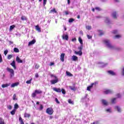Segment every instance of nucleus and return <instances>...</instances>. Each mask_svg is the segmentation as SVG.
<instances>
[{
  "label": "nucleus",
  "instance_id": "39",
  "mask_svg": "<svg viewBox=\"0 0 124 124\" xmlns=\"http://www.w3.org/2000/svg\"><path fill=\"white\" fill-rule=\"evenodd\" d=\"M13 100H17V96L16 95V94H14V96L13 97Z\"/></svg>",
  "mask_w": 124,
  "mask_h": 124
},
{
  "label": "nucleus",
  "instance_id": "20",
  "mask_svg": "<svg viewBox=\"0 0 124 124\" xmlns=\"http://www.w3.org/2000/svg\"><path fill=\"white\" fill-rule=\"evenodd\" d=\"M83 100H85V101H88L89 100V98H88V94H86L85 96L82 98Z\"/></svg>",
  "mask_w": 124,
  "mask_h": 124
},
{
  "label": "nucleus",
  "instance_id": "9",
  "mask_svg": "<svg viewBox=\"0 0 124 124\" xmlns=\"http://www.w3.org/2000/svg\"><path fill=\"white\" fill-rule=\"evenodd\" d=\"M64 56H65V54L64 53L61 54L60 56V60L62 62H64Z\"/></svg>",
  "mask_w": 124,
  "mask_h": 124
},
{
  "label": "nucleus",
  "instance_id": "59",
  "mask_svg": "<svg viewBox=\"0 0 124 124\" xmlns=\"http://www.w3.org/2000/svg\"><path fill=\"white\" fill-rule=\"evenodd\" d=\"M65 15H68L70 13V12H69L68 11H65Z\"/></svg>",
  "mask_w": 124,
  "mask_h": 124
},
{
  "label": "nucleus",
  "instance_id": "7",
  "mask_svg": "<svg viewBox=\"0 0 124 124\" xmlns=\"http://www.w3.org/2000/svg\"><path fill=\"white\" fill-rule=\"evenodd\" d=\"M114 109L118 112V113H121L122 108H120L119 106H116L114 107Z\"/></svg>",
  "mask_w": 124,
  "mask_h": 124
},
{
  "label": "nucleus",
  "instance_id": "49",
  "mask_svg": "<svg viewBox=\"0 0 124 124\" xmlns=\"http://www.w3.org/2000/svg\"><path fill=\"white\" fill-rule=\"evenodd\" d=\"M51 77H52V78H53L54 79H55V78H58V77H57V76H56L54 75L51 74L50 75Z\"/></svg>",
  "mask_w": 124,
  "mask_h": 124
},
{
  "label": "nucleus",
  "instance_id": "26",
  "mask_svg": "<svg viewBox=\"0 0 124 124\" xmlns=\"http://www.w3.org/2000/svg\"><path fill=\"white\" fill-rule=\"evenodd\" d=\"M106 112H107V113H112V108H107L106 109Z\"/></svg>",
  "mask_w": 124,
  "mask_h": 124
},
{
  "label": "nucleus",
  "instance_id": "3",
  "mask_svg": "<svg viewBox=\"0 0 124 124\" xmlns=\"http://www.w3.org/2000/svg\"><path fill=\"white\" fill-rule=\"evenodd\" d=\"M46 114L48 115H53V113H54V110L52 108H48L46 110Z\"/></svg>",
  "mask_w": 124,
  "mask_h": 124
},
{
  "label": "nucleus",
  "instance_id": "21",
  "mask_svg": "<svg viewBox=\"0 0 124 124\" xmlns=\"http://www.w3.org/2000/svg\"><path fill=\"white\" fill-rule=\"evenodd\" d=\"M10 86V83H6L5 84H2L1 85L2 88H6L7 87H9Z\"/></svg>",
  "mask_w": 124,
  "mask_h": 124
},
{
  "label": "nucleus",
  "instance_id": "11",
  "mask_svg": "<svg viewBox=\"0 0 124 124\" xmlns=\"http://www.w3.org/2000/svg\"><path fill=\"white\" fill-rule=\"evenodd\" d=\"M36 42V41H35V39H33V40L30 41L29 42L28 46H31V45H33Z\"/></svg>",
  "mask_w": 124,
  "mask_h": 124
},
{
  "label": "nucleus",
  "instance_id": "17",
  "mask_svg": "<svg viewBox=\"0 0 124 124\" xmlns=\"http://www.w3.org/2000/svg\"><path fill=\"white\" fill-rule=\"evenodd\" d=\"M108 73L110 74V75H112V76H115V75H116V73L114 72L113 71H108Z\"/></svg>",
  "mask_w": 124,
  "mask_h": 124
},
{
  "label": "nucleus",
  "instance_id": "8",
  "mask_svg": "<svg viewBox=\"0 0 124 124\" xmlns=\"http://www.w3.org/2000/svg\"><path fill=\"white\" fill-rule=\"evenodd\" d=\"M101 102L102 103V105H104L105 106H107L108 104V102L106 100L102 99L101 100Z\"/></svg>",
  "mask_w": 124,
  "mask_h": 124
},
{
  "label": "nucleus",
  "instance_id": "43",
  "mask_svg": "<svg viewBox=\"0 0 124 124\" xmlns=\"http://www.w3.org/2000/svg\"><path fill=\"white\" fill-rule=\"evenodd\" d=\"M61 92H62V93L63 94H65V93H66V92H65V90L64 89H62L61 90Z\"/></svg>",
  "mask_w": 124,
  "mask_h": 124
},
{
  "label": "nucleus",
  "instance_id": "5",
  "mask_svg": "<svg viewBox=\"0 0 124 124\" xmlns=\"http://www.w3.org/2000/svg\"><path fill=\"white\" fill-rule=\"evenodd\" d=\"M111 16L113 19H117V18H118V14L117 13V12H112L111 13Z\"/></svg>",
  "mask_w": 124,
  "mask_h": 124
},
{
  "label": "nucleus",
  "instance_id": "19",
  "mask_svg": "<svg viewBox=\"0 0 124 124\" xmlns=\"http://www.w3.org/2000/svg\"><path fill=\"white\" fill-rule=\"evenodd\" d=\"M35 30L38 31V32H41V29L39 28V26L37 25L35 27Z\"/></svg>",
  "mask_w": 124,
  "mask_h": 124
},
{
  "label": "nucleus",
  "instance_id": "12",
  "mask_svg": "<svg viewBox=\"0 0 124 124\" xmlns=\"http://www.w3.org/2000/svg\"><path fill=\"white\" fill-rule=\"evenodd\" d=\"M11 65L13 66L14 69H16L17 68L16 67V62H15V61H13V62L11 63Z\"/></svg>",
  "mask_w": 124,
  "mask_h": 124
},
{
  "label": "nucleus",
  "instance_id": "1",
  "mask_svg": "<svg viewBox=\"0 0 124 124\" xmlns=\"http://www.w3.org/2000/svg\"><path fill=\"white\" fill-rule=\"evenodd\" d=\"M104 43H105V44L107 46V47L109 48V49H111V50H118V47L111 45V44L110 43V41L109 40H104Z\"/></svg>",
  "mask_w": 124,
  "mask_h": 124
},
{
  "label": "nucleus",
  "instance_id": "2",
  "mask_svg": "<svg viewBox=\"0 0 124 124\" xmlns=\"http://www.w3.org/2000/svg\"><path fill=\"white\" fill-rule=\"evenodd\" d=\"M7 71H8L10 73V78H13V77L15 75L14 74V70H13V69H11L10 68H7Z\"/></svg>",
  "mask_w": 124,
  "mask_h": 124
},
{
  "label": "nucleus",
  "instance_id": "51",
  "mask_svg": "<svg viewBox=\"0 0 124 124\" xmlns=\"http://www.w3.org/2000/svg\"><path fill=\"white\" fill-rule=\"evenodd\" d=\"M36 96V93H35V92L32 94V97H35Z\"/></svg>",
  "mask_w": 124,
  "mask_h": 124
},
{
  "label": "nucleus",
  "instance_id": "31",
  "mask_svg": "<svg viewBox=\"0 0 124 124\" xmlns=\"http://www.w3.org/2000/svg\"><path fill=\"white\" fill-rule=\"evenodd\" d=\"M53 12H54V13H57V11H56L55 8H53V9L50 10V11L49 12V13H53Z\"/></svg>",
  "mask_w": 124,
  "mask_h": 124
},
{
  "label": "nucleus",
  "instance_id": "22",
  "mask_svg": "<svg viewBox=\"0 0 124 124\" xmlns=\"http://www.w3.org/2000/svg\"><path fill=\"white\" fill-rule=\"evenodd\" d=\"M75 54L76 55H79V56H82V51H75Z\"/></svg>",
  "mask_w": 124,
  "mask_h": 124
},
{
  "label": "nucleus",
  "instance_id": "48",
  "mask_svg": "<svg viewBox=\"0 0 124 124\" xmlns=\"http://www.w3.org/2000/svg\"><path fill=\"white\" fill-rule=\"evenodd\" d=\"M95 10H97V11H100L101 10V9L100 8L97 7L95 8Z\"/></svg>",
  "mask_w": 124,
  "mask_h": 124
},
{
  "label": "nucleus",
  "instance_id": "42",
  "mask_svg": "<svg viewBox=\"0 0 124 124\" xmlns=\"http://www.w3.org/2000/svg\"><path fill=\"white\" fill-rule=\"evenodd\" d=\"M74 21H75V19L73 18H70L69 19V23H72V22H74Z\"/></svg>",
  "mask_w": 124,
  "mask_h": 124
},
{
  "label": "nucleus",
  "instance_id": "47",
  "mask_svg": "<svg viewBox=\"0 0 124 124\" xmlns=\"http://www.w3.org/2000/svg\"><path fill=\"white\" fill-rule=\"evenodd\" d=\"M119 32V31H118V30H114L112 31V33H114V34H116L117 33H118Z\"/></svg>",
  "mask_w": 124,
  "mask_h": 124
},
{
  "label": "nucleus",
  "instance_id": "60",
  "mask_svg": "<svg viewBox=\"0 0 124 124\" xmlns=\"http://www.w3.org/2000/svg\"><path fill=\"white\" fill-rule=\"evenodd\" d=\"M117 97L120 98V97H121V96H122V95H121V94L118 93L117 94Z\"/></svg>",
  "mask_w": 124,
  "mask_h": 124
},
{
  "label": "nucleus",
  "instance_id": "13",
  "mask_svg": "<svg viewBox=\"0 0 124 124\" xmlns=\"http://www.w3.org/2000/svg\"><path fill=\"white\" fill-rule=\"evenodd\" d=\"M72 61H73V62L78 61V57L75 55H73L72 57Z\"/></svg>",
  "mask_w": 124,
  "mask_h": 124
},
{
  "label": "nucleus",
  "instance_id": "40",
  "mask_svg": "<svg viewBox=\"0 0 124 124\" xmlns=\"http://www.w3.org/2000/svg\"><path fill=\"white\" fill-rule=\"evenodd\" d=\"M16 112V109H13L11 112V114L13 116V115H15V112Z\"/></svg>",
  "mask_w": 124,
  "mask_h": 124
},
{
  "label": "nucleus",
  "instance_id": "32",
  "mask_svg": "<svg viewBox=\"0 0 124 124\" xmlns=\"http://www.w3.org/2000/svg\"><path fill=\"white\" fill-rule=\"evenodd\" d=\"M98 31L99 35H102L104 34V32H103L102 31L99 30Z\"/></svg>",
  "mask_w": 124,
  "mask_h": 124
},
{
  "label": "nucleus",
  "instance_id": "10",
  "mask_svg": "<svg viewBox=\"0 0 124 124\" xmlns=\"http://www.w3.org/2000/svg\"><path fill=\"white\" fill-rule=\"evenodd\" d=\"M62 39H65V40H68V35L63 34V35L62 36Z\"/></svg>",
  "mask_w": 124,
  "mask_h": 124
},
{
  "label": "nucleus",
  "instance_id": "56",
  "mask_svg": "<svg viewBox=\"0 0 124 124\" xmlns=\"http://www.w3.org/2000/svg\"><path fill=\"white\" fill-rule=\"evenodd\" d=\"M122 74L123 76H124V67L122 69Z\"/></svg>",
  "mask_w": 124,
  "mask_h": 124
},
{
  "label": "nucleus",
  "instance_id": "24",
  "mask_svg": "<svg viewBox=\"0 0 124 124\" xmlns=\"http://www.w3.org/2000/svg\"><path fill=\"white\" fill-rule=\"evenodd\" d=\"M105 22L107 23V24H110V20L108 17L105 18Z\"/></svg>",
  "mask_w": 124,
  "mask_h": 124
},
{
  "label": "nucleus",
  "instance_id": "46",
  "mask_svg": "<svg viewBox=\"0 0 124 124\" xmlns=\"http://www.w3.org/2000/svg\"><path fill=\"white\" fill-rule=\"evenodd\" d=\"M86 30H92V27L90 26H86Z\"/></svg>",
  "mask_w": 124,
  "mask_h": 124
},
{
  "label": "nucleus",
  "instance_id": "57",
  "mask_svg": "<svg viewBox=\"0 0 124 124\" xmlns=\"http://www.w3.org/2000/svg\"><path fill=\"white\" fill-rule=\"evenodd\" d=\"M0 124H5V123H4V121L1 119Z\"/></svg>",
  "mask_w": 124,
  "mask_h": 124
},
{
  "label": "nucleus",
  "instance_id": "33",
  "mask_svg": "<svg viewBox=\"0 0 124 124\" xmlns=\"http://www.w3.org/2000/svg\"><path fill=\"white\" fill-rule=\"evenodd\" d=\"M78 41L81 45H83V40H82V39L80 37H79L78 38Z\"/></svg>",
  "mask_w": 124,
  "mask_h": 124
},
{
  "label": "nucleus",
  "instance_id": "14",
  "mask_svg": "<svg viewBox=\"0 0 124 124\" xmlns=\"http://www.w3.org/2000/svg\"><path fill=\"white\" fill-rule=\"evenodd\" d=\"M16 61L17 62H18V63H22L23 62V61H22L20 58L18 56H16Z\"/></svg>",
  "mask_w": 124,
  "mask_h": 124
},
{
  "label": "nucleus",
  "instance_id": "50",
  "mask_svg": "<svg viewBox=\"0 0 124 124\" xmlns=\"http://www.w3.org/2000/svg\"><path fill=\"white\" fill-rule=\"evenodd\" d=\"M12 58V55H8L7 59L8 60H10Z\"/></svg>",
  "mask_w": 124,
  "mask_h": 124
},
{
  "label": "nucleus",
  "instance_id": "52",
  "mask_svg": "<svg viewBox=\"0 0 124 124\" xmlns=\"http://www.w3.org/2000/svg\"><path fill=\"white\" fill-rule=\"evenodd\" d=\"M7 108L9 110H11L12 109V106H11L10 105H9V106H7Z\"/></svg>",
  "mask_w": 124,
  "mask_h": 124
},
{
  "label": "nucleus",
  "instance_id": "45",
  "mask_svg": "<svg viewBox=\"0 0 124 124\" xmlns=\"http://www.w3.org/2000/svg\"><path fill=\"white\" fill-rule=\"evenodd\" d=\"M68 103L70 104H74V102L73 101H72V100H71V99H69L68 100Z\"/></svg>",
  "mask_w": 124,
  "mask_h": 124
},
{
  "label": "nucleus",
  "instance_id": "23",
  "mask_svg": "<svg viewBox=\"0 0 124 124\" xmlns=\"http://www.w3.org/2000/svg\"><path fill=\"white\" fill-rule=\"evenodd\" d=\"M69 89H70V90H71V91H74V92H75V91H76V88H75V86H69Z\"/></svg>",
  "mask_w": 124,
  "mask_h": 124
},
{
  "label": "nucleus",
  "instance_id": "15",
  "mask_svg": "<svg viewBox=\"0 0 124 124\" xmlns=\"http://www.w3.org/2000/svg\"><path fill=\"white\" fill-rule=\"evenodd\" d=\"M53 91L56 93H61L62 90L60 88H53Z\"/></svg>",
  "mask_w": 124,
  "mask_h": 124
},
{
  "label": "nucleus",
  "instance_id": "27",
  "mask_svg": "<svg viewBox=\"0 0 124 124\" xmlns=\"http://www.w3.org/2000/svg\"><path fill=\"white\" fill-rule=\"evenodd\" d=\"M19 122H20V124H25V123H24V121H23V119H22L21 116L19 117Z\"/></svg>",
  "mask_w": 124,
  "mask_h": 124
},
{
  "label": "nucleus",
  "instance_id": "44",
  "mask_svg": "<svg viewBox=\"0 0 124 124\" xmlns=\"http://www.w3.org/2000/svg\"><path fill=\"white\" fill-rule=\"evenodd\" d=\"M32 80V78H31L30 80L27 81L26 83L27 84H31Z\"/></svg>",
  "mask_w": 124,
  "mask_h": 124
},
{
  "label": "nucleus",
  "instance_id": "37",
  "mask_svg": "<svg viewBox=\"0 0 124 124\" xmlns=\"http://www.w3.org/2000/svg\"><path fill=\"white\" fill-rule=\"evenodd\" d=\"M21 19L22 21H25V20H27V17H26L25 16H22L21 17Z\"/></svg>",
  "mask_w": 124,
  "mask_h": 124
},
{
  "label": "nucleus",
  "instance_id": "38",
  "mask_svg": "<svg viewBox=\"0 0 124 124\" xmlns=\"http://www.w3.org/2000/svg\"><path fill=\"white\" fill-rule=\"evenodd\" d=\"M30 114L25 113L24 114V117L25 118H30Z\"/></svg>",
  "mask_w": 124,
  "mask_h": 124
},
{
  "label": "nucleus",
  "instance_id": "62",
  "mask_svg": "<svg viewBox=\"0 0 124 124\" xmlns=\"http://www.w3.org/2000/svg\"><path fill=\"white\" fill-rule=\"evenodd\" d=\"M55 101L57 102V103H60V102L58 100V98H55Z\"/></svg>",
  "mask_w": 124,
  "mask_h": 124
},
{
  "label": "nucleus",
  "instance_id": "6",
  "mask_svg": "<svg viewBox=\"0 0 124 124\" xmlns=\"http://www.w3.org/2000/svg\"><path fill=\"white\" fill-rule=\"evenodd\" d=\"M54 79H55L51 80L50 81V83H51V84H52V85H55V84H57V83H58V82H59V78H56Z\"/></svg>",
  "mask_w": 124,
  "mask_h": 124
},
{
  "label": "nucleus",
  "instance_id": "35",
  "mask_svg": "<svg viewBox=\"0 0 124 124\" xmlns=\"http://www.w3.org/2000/svg\"><path fill=\"white\" fill-rule=\"evenodd\" d=\"M14 51L15 53H19V49L17 48L16 47H15L14 48Z\"/></svg>",
  "mask_w": 124,
  "mask_h": 124
},
{
  "label": "nucleus",
  "instance_id": "4",
  "mask_svg": "<svg viewBox=\"0 0 124 124\" xmlns=\"http://www.w3.org/2000/svg\"><path fill=\"white\" fill-rule=\"evenodd\" d=\"M103 93L105 94H109L110 93H113V91L110 89H104Z\"/></svg>",
  "mask_w": 124,
  "mask_h": 124
},
{
  "label": "nucleus",
  "instance_id": "64",
  "mask_svg": "<svg viewBox=\"0 0 124 124\" xmlns=\"http://www.w3.org/2000/svg\"><path fill=\"white\" fill-rule=\"evenodd\" d=\"M54 62H51L50 64V66H52V65H54Z\"/></svg>",
  "mask_w": 124,
  "mask_h": 124
},
{
  "label": "nucleus",
  "instance_id": "63",
  "mask_svg": "<svg viewBox=\"0 0 124 124\" xmlns=\"http://www.w3.org/2000/svg\"><path fill=\"white\" fill-rule=\"evenodd\" d=\"M72 41H76V38H74L72 39Z\"/></svg>",
  "mask_w": 124,
  "mask_h": 124
},
{
  "label": "nucleus",
  "instance_id": "55",
  "mask_svg": "<svg viewBox=\"0 0 124 124\" xmlns=\"http://www.w3.org/2000/svg\"><path fill=\"white\" fill-rule=\"evenodd\" d=\"M43 106L42 105H41L40 106L39 110H43Z\"/></svg>",
  "mask_w": 124,
  "mask_h": 124
},
{
  "label": "nucleus",
  "instance_id": "16",
  "mask_svg": "<svg viewBox=\"0 0 124 124\" xmlns=\"http://www.w3.org/2000/svg\"><path fill=\"white\" fill-rule=\"evenodd\" d=\"M93 85H94V83H93L91 84V85H90L89 86H88L87 88V90L89 91V92H91V89H92L93 88Z\"/></svg>",
  "mask_w": 124,
  "mask_h": 124
},
{
  "label": "nucleus",
  "instance_id": "41",
  "mask_svg": "<svg viewBox=\"0 0 124 124\" xmlns=\"http://www.w3.org/2000/svg\"><path fill=\"white\" fill-rule=\"evenodd\" d=\"M15 28V25H12L10 27V31H11Z\"/></svg>",
  "mask_w": 124,
  "mask_h": 124
},
{
  "label": "nucleus",
  "instance_id": "25",
  "mask_svg": "<svg viewBox=\"0 0 124 124\" xmlns=\"http://www.w3.org/2000/svg\"><path fill=\"white\" fill-rule=\"evenodd\" d=\"M122 37L121 35L118 34L116 35L114 37V39H119V38H121Z\"/></svg>",
  "mask_w": 124,
  "mask_h": 124
},
{
  "label": "nucleus",
  "instance_id": "34",
  "mask_svg": "<svg viewBox=\"0 0 124 124\" xmlns=\"http://www.w3.org/2000/svg\"><path fill=\"white\" fill-rule=\"evenodd\" d=\"M18 108H19V105H18V104H15L14 109L16 110V109H18Z\"/></svg>",
  "mask_w": 124,
  "mask_h": 124
},
{
  "label": "nucleus",
  "instance_id": "54",
  "mask_svg": "<svg viewBox=\"0 0 124 124\" xmlns=\"http://www.w3.org/2000/svg\"><path fill=\"white\" fill-rule=\"evenodd\" d=\"M7 53H8V50H6L4 51V54L5 56H6L7 55Z\"/></svg>",
  "mask_w": 124,
  "mask_h": 124
},
{
  "label": "nucleus",
  "instance_id": "28",
  "mask_svg": "<svg viewBox=\"0 0 124 124\" xmlns=\"http://www.w3.org/2000/svg\"><path fill=\"white\" fill-rule=\"evenodd\" d=\"M117 100V98H113L111 99V103L114 104L116 103V101Z\"/></svg>",
  "mask_w": 124,
  "mask_h": 124
},
{
  "label": "nucleus",
  "instance_id": "61",
  "mask_svg": "<svg viewBox=\"0 0 124 124\" xmlns=\"http://www.w3.org/2000/svg\"><path fill=\"white\" fill-rule=\"evenodd\" d=\"M87 37H88V39H91V38H92V36L87 35Z\"/></svg>",
  "mask_w": 124,
  "mask_h": 124
},
{
  "label": "nucleus",
  "instance_id": "58",
  "mask_svg": "<svg viewBox=\"0 0 124 124\" xmlns=\"http://www.w3.org/2000/svg\"><path fill=\"white\" fill-rule=\"evenodd\" d=\"M35 77L36 78H38V77H39V76L38 75V73H36V74H35Z\"/></svg>",
  "mask_w": 124,
  "mask_h": 124
},
{
  "label": "nucleus",
  "instance_id": "36",
  "mask_svg": "<svg viewBox=\"0 0 124 124\" xmlns=\"http://www.w3.org/2000/svg\"><path fill=\"white\" fill-rule=\"evenodd\" d=\"M42 0H39V1H42ZM47 2V0H43V4L44 6H45L46 5V3Z\"/></svg>",
  "mask_w": 124,
  "mask_h": 124
},
{
  "label": "nucleus",
  "instance_id": "18",
  "mask_svg": "<svg viewBox=\"0 0 124 124\" xmlns=\"http://www.w3.org/2000/svg\"><path fill=\"white\" fill-rule=\"evenodd\" d=\"M19 82H16L15 83H13L11 85V87L12 88H15V87H17L19 85Z\"/></svg>",
  "mask_w": 124,
  "mask_h": 124
},
{
  "label": "nucleus",
  "instance_id": "53",
  "mask_svg": "<svg viewBox=\"0 0 124 124\" xmlns=\"http://www.w3.org/2000/svg\"><path fill=\"white\" fill-rule=\"evenodd\" d=\"M39 65L38 64H36L35 66V68H36V69H38V68H39Z\"/></svg>",
  "mask_w": 124,
  "mask_h": 124
},
{
  "label": "nucleus",
  "instance_id": "29",
  "mask_svg": "<svg viewBox=\"0 0 124 124\" xmlns=\"http://www.w3.org/2000/svg\"><path fill=\"white\" fill-rule=\"evenodd\" d=\"M35 93H36V94H38L39 93H42V91H41V90H36L35 91Z\"/></svg>",
  "mask_w": 124,
  "mask_h": 124
},
{
  "label": "nucleus",
  "instance_id": "30",
  "mask_svg": "<svg viewBox=\"0 0 124 124\" xmlns=\"http://www.w3.org/2000/svg\"><path fill=\"white\" fill-rule=\"evenodd\" d=\"M66 74L67 76H69L70 77H72V76H73V75L71 74L69 72H66Z\"/></svg>",
  "mask_w": 124,
  "mask_h": 124
}]
</instances>
